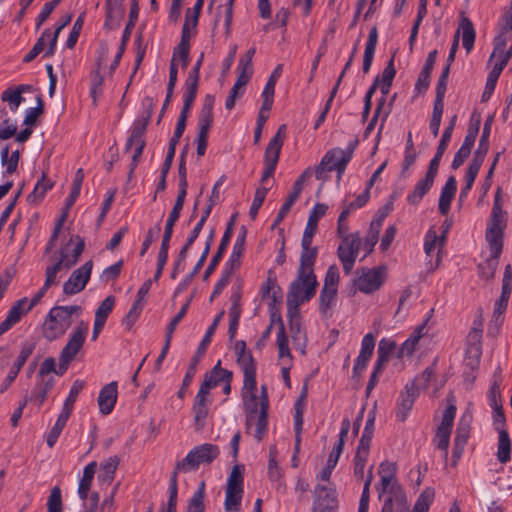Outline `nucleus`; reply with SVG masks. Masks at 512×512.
Wrapping results in <instances>:
<instances>
[{"label": "nucleus", "instance_id": "f257e3e1", "mask_svg": "<svg viewBox=\"0 0 512 512\" xmlns=\"http://www.w3.org/2000/svg\"><path fill=\"white\" fill-rule=\"evenodd\" d=\"M507 226V212L503 210L502 189L497 188L488 227L486 229V240L489 243L491 256L499 258L503 249L504 230Z\"/></svg>", "mask_w": 512, "mask_h": 512}, {"label": "nucleus", "instance_id": "f03ea898", "mask_svg": "<svg viewBox=\"0 0 512 512\" xmlns=\"http://www.w3.org/2000/svg\"><path fill=\"white\" fill-rule=\"evenodd\" d=\"M82 308L79 305L54 306L48 312L42 333L46 340L54 341L63 336L72 324V316H79Z\"/></svg>", "mask_w": 512, "mask_h": 512}, {"label": "nucleus", "instance_id": "7ed1b4c3", "mask_svg": "<svg viewBox=\"0 0 512 512\" xmlns=\"http://www.w3.org/2000/svg\"><path fill=\"white\" fill-rule=\"evenodd\" d=\"M358 145V139L351 141L345 150L341 148H332L326 152L315 170V177L323 180L324 172L336 171L337 179L340 180L347 164L353 157L354 151Z\"/></svg>", "mask_w": 512, "mask_h": 512}, {"label": "nucleus", "instance_id": "20e7f679", "mask_svg": "<svg viewBox=\"0 0 512 512\" xmlns=\"http://www.w3.org/2000/svg\"><path fill=\"white\" fill-rule=\"evenodd\" d=\"M317 286L315 274H301V271H297V276L291 282L287 293V309L297 312L300 304L310 301L315 296Z\"/></svg>", "mask_w": 512, "mask_h": 512}, {"label": "nucleus", "instance_id": "39448f33", "mask_svg": "<svg viewBox=\"0 0 512 512\" xmlns=\"http://www.w3.org/2000/svg\"><path fill=\"white\" fill-rule=\"evenodd\" d=\"M220 455V449L212 443H204L194 447L188 454L175 463L174 470L188 473L199 469L200 465H209Z\"/></svg>", "mask_w": 512, "mask_h": 512}, {"label": "nucleus", "instance_id": "423d86ee", "mask_svg": "<svg viewBox=\"0 0 512 512\" xmlns=\"http://www.w3.org/2000/svg\"><path fill=\"white\" fill-rule=\"evenodd\" d=\"M224 313H225L224 310H222L215 317V319L213 320L212 324L208 327V329H207L203 339L201 340L195 355L191 358V361H190V364H189L188 369L186 371V374L184 376L182 385H181L179 391L177 392L178 398H180V399L184 398V396L186 394V391H187L188 387L190 386V384L192 383L193 377H194V375L196 373V369H197V365L199 363V360L205 354V352L207 350V347L211 343L212 336L214 335L215 330L217 329V327H218V325H219V323H220Z\"/></svg>", "mask_w": 512, "mask_h": 512}, {"label": "nucleus", "instance_id": "0eeeda50", "mask_svg": "<svg viewBox=\"0 0 512 512\" xmlns=\"http://www.w3.org/2000/svg\"><path fill=\"white\" fill-rule=\"evenodd\" d=\"M88 330V324L81 320L70 335L66 345L63 347L59 355L58 373L60 375H63L67 371L70 363L83 347Z\"/></svg>", "mask_w": 512, "mask_h": 512}, {"label": "nucleus", "instance_id": "6e6552de", "mask_svg": "<svg viewBox=\"0 0 512 512\" xmlns=\"http://www.w3.org/2000/svg\"><path fill=\"white\" fill-rule=\"evenodd\" d=\"M215 103V97L213 95H206L198 116V134L196 138L197 142V155L202 157L205 155L207 149V141L209 130L213 125V107Z\"/></svg>", "mask_w": 512, "mask_h": 512}, {"label": "nucleus", "instance_id": "1a4fd4ad", "mask_svg": "<svg viewBox=\"0 0 512 512\" xmlns=\"http://www.w3.org/2000/svg\"><path fill=\"white\" fill-rule=\"evenodd\" d=\"M286 136V125L282 124L279 126L276 134L270 139L264 153V165L265 168L262 173L261 183H264L268 178L272 177L277 163L279 161V156L281 152V148L284 143V139Z\"/></svg>", "mask_w": 512, "mask_h": 512}, {"label": "nucleus", "instance_id": "9d476101", "mask_svg": "<svg viewBox=\"0 0 512 512\" xmlns=\"http://www.w3.org/2000/svg\"><path fill=\"white\" fill-rule=\"evenodd\" d=\"M453 396L447 397V401L449 403L446 410L443 412L442 420L439 426L437 427L435 437L433 438V443L437 449L444 451V459H447L448 456V447L450 443V435L452 432L454 418L456 415L457 408L455 404L452 402Z\"/></svg>", "mask_w": 512, "mask_h": 512}, {"label": "nucleus", "instance_id": "9b49d317", "mask_svg": "<svg viewBox=\"0 0 512 512\" xmlns=\"http://www.w3.org/2000/svg\"><path fill=\"white\" fill-rule=\"evenodd\" d=\"M385 266L374 268L363 267L357 270L358 277L354 286L362 293L371 294L380 289L385 281Z\"/></svg>", "mask_w": 512, "mask_h": 512}, {"label": "nucleus", "instance_id": "f8f14e48", "mask_svg": "<svg viewBox=\"0 0 512 512\" xmlns=\"http://www.w3.org/2000/svg\"><path fill=\"white\" fill-rule=\"evenodd\" d=\"M243 402L246 407V425L250 426L256 417V370L244 372Z\"/></svg>", "mask_w": 512, "mask_h": 512}, {"label": "nucleus", "instance_id": "ddd939ff", "mask_svg": "<svg viewBox=\"0 0 512 512\" xmlns=\"http://www.w3.org/2000/svg\"><path fill=\"white\" fill-rule=\"evenodd\" d=\"M337 508L336 490L326 485L317 484L314 488L312 512H336Z\"/></svg>", "mask_w": 512, "mask_h": 512}, {"label": "nucleus", "instance_id": "4468645a", "mask_svg": "<svg viewBox=\"0 0 512 512\" xmlns=\"http://www.w3.org/2000/svg\"><path fill=\"white\" fill-rule=\"evenodd\" d=\"M92 267L93 262L89 260L81 267L74 270L68 280L63 284V293L65 295H74L84 290L90 279Z\"/></svg>", "mask_w": 512, "mask_h": 512}, {"label": "nucleus", "instance_id": "2eb2a0df", "mask_svg": "<svg viewBox=\"0 0 512 512\" xmlns=\"http://www.w3.org/2000/svg\"><path fill=\"white\" fill-rule=\"evenodd\" d=\"M438 169L439 167L429 163L425 177L420 179L416 183L414 190L407 196V201L409 204L418 205L420 203L422 198L429 192V190L433 186L434 180L438 173Z\"/></svg>", "mask_w": 512, "mask_h": 512}, {"label": "nucleus", "instance_id": "dca6fc26", "mask_svg": "<svg viewBox=\"0 0 512 512\" xmlns=\"http://www.w3.org/2000/svg\"><path fill=\"white\" fill-rule=\"evenodd\" d=\"M374 348L375 338L372 333H368L362 339L360 353L353 367V378L360 377L361 373L366 369Z\"/></svg>", "mask_w": 512, "mask_h": 512}, {"label": "nucleus", "instance_id": "f3484780", "mask_svg": "<svg viewBox=\"0 0 512 512\" xmlns=\"http://www.w3.org/2000/svg\"><path fill=\"white\" fill-rule=\"evenodd\" d=\"M118 383L116 381H112L102 387L98 395V406L99 411L103 415L110 414L117 402L118 396Z\"/></svg>", "mask_w": 512, "mask_h": 512}, {"label": "nucleus", "instance_id": "a211bd4d", "mask_svg": "<svg viewBox=\"0 0 512 512\" xmlns=\"http://www.w3.org/2000/svg\"><path fill=\"white\" fill-rule=\"evenodd\" d=\"M233 226H234V216L231 218V220L227 224L226 230L222 236V239L220 241L218 249H216V253L211 258L210 263L204 272L203 280H207L210 277V275L215 271L218 264L220 263V261L223 257V254L225 253L226 248L229 245V242L231 240V237L233 234Z\"/></svg>", "mask_w": 512, "mask_h": 512}, {"label": "nucleus", "instance_id": "6ab92c4d", "mask_svg": "<svg viewBox=\"0 0 512 512\" xmlns=\"http://www.w3.org/2000/svg\"><path fill=\"white\" fill-rule=\"evenodd\" d=\"M210 403L211 400L209 399V394L199 389L192 406L194 423L197 430H201L205 426V420L209 413Z\"/></svg>", "mask_w": 512, "mask_h": 512}, {"label": "nucleus", "instance_id": "aec40b11", "mask_svg": "<svg viewBox=\"0 0 512 512\" xmlns=\"http://www.w3.org/2000/svg\"><path fill=\"white\" fill-rule=\"evenodd\" d=\"M307 397V386L305 385L302 388V391L297 398L295 404H294V431H295V453H298L300 450V444H301V433L303 428V422H304V404Z\"/></svg>", "mask_w": 512, "mask_h": 512}, {"label": "nucleus", "instance_id": "412c9836", "mask_svg": "<svg viewBox=\"0 0 512 512\" xmlns=\"http://www.w3.org/2000/svg\"><path fill=\"white\" fill-rule=\"evenodd\" d=\"M33 86L29 84H20L15 87H9L1 94V100L8 104L11 112H16L24 101L23 93L31 92Z\"/></svg>", "mask_w": 512, "mask_h": 512}, {"label": "nucleus", "instance_id": "4be33fe9", "mask_svg": "<svg viewBox=\"0 0 512 512\" xmlns=\"http://www.w3.org/2000/svg\"><path fill=\"white\" fill-rule=\"evenodd\" d=\"M417 395L418 392L414 382L405 386V392H402L399 397L398 408L396 411V417L399 421L403 422L406 420L414 405Z\"/></svg>", "mask_w": 512, "mask_h": 512}, {"label": "nucleus", "instance_id": "5701e85b", "mask_svg": "<svg viewBox=\"0 0 512 512\" xmlns=\"http://www.w3.org/2000/svg\"><path fill=\"white\" fill-rule=\"evenodd\" d=\"M233 374L227 369L221 367V361L219 360L211 371L204 375V380L200 385V390L210 394V390L219 385L223 379L232 378Z\"/></svg>", "mask_w": 512, "mask_h": 512}, {"label": "nucleus", "instance_id": "b1692460", "mask_svg": "<svg viewBox=\"0 0 512 512\" xmlns=\"http://www.w3.org/2000/svg\"><path fill=\"white\" fill-rule=\"evenodd\" d=\"M247 230L245 226L240 228L237 238L233 245V250L230 254L229 260L225 264V268L235 272L241 266V257L245 250Z\"/></svg>", "mask_w": 512, "mask_h": 512}, {"label": "nucleus", "instance_id": "393cba45", "mask_svg": "<svg viewBox=\"0 0 512 512\" xmlns=\"http://www.w3.org/2000/svg\"><path fill=\"white\" fill-rule=\"evenodd\" d=\"M123 2L124 0H106V19L104 23L105 28L112 30L119 26V22L123 18L125 12L123 8Z\"/></svg>", "mask_w": 512, "mask_h": 512}, {"label": "nucleus", "instance_id": "a878e982", "mask_svg": "<svg viewBox=\"0 0 512 512\" xmlns=\"http://www.w3.org/2000/svg\"><path fill=\"white\" fill-rule=\"evenodd\" d=\"M457 121V115H453L448 123V125L445 127L443 134L441 136V139L439 141V144L437 146V150L433 158L430 160V164L435 165L439 167L441 159L449 145V142L451 140L455 125Z\"/></svg>", "mask_w": 512, "mask_h": 512}, {"label": "nucleus", "instance_id": "bb28decb", "mask_svg": "<svg viewBox=\"0 0 512 512\" xmlns=\"http://www.w3.org/2000/svg\"><path fill=\"white\" fill-rule=\"evenodd\" d=\"M108 52L107 47H104L101 54L96 60V69L91 74V88H90V95L93 99V103L96 104L97 97L102 93V86L104 82V77L100 73V69L103 65L105 56Z\"/></svg>", "mask_w": 512, "mask_h": 512}, {"label": "nucleus", "instance_id": "cd10ccee", "mask_svg": "<svg viewBox=\"0 0 512 512\" xmlns=\"http://www.w3.org/2000/svg\"><path fill=\"white\" fill-rule=\"evenodd\" d=\"M456 190H457L456 178L454 176H450L447 179L445 185L443 186V188L441 190L440 197H439L438 208H439V212L442 215L448 214V212L450 210L451 202L455 196Z\"/></svg>", "mask_w": 512, "mask_h": 512}, {"label": "nucleus", "instance_id": "c85d7f7f", "mask_svg": "<svg viewBox=\"0 0 512 512\" xmlns=\"http://www.w3.org/2000/svg\"><path fill=\"white\" fill-rule=\"evenodd\" d=\"M499 433L497 444V459L500 463L506 464L511 459V440L505 426H495Z\"/></svg>", "mask_w": 512, "mask_h": 512}, {"label": "nucleus", "instance_id": "c756f323", "mask_svg": "<svg viewBox=\"0 0 512 512\" xmlns=\"http://www.w3.org/2000/svg\"><path fill=\"white\" fill-rule=\"evenodd\" d=\"M490 406L493 409L494 426H505L506 419L502 407L500 388H490L488 392Z\"/></svg>", "mask_w": 512, "mask_h": 512}, {"label": "nucleus", "instance_id": "7c9ffc66", "mask_svg": "<svg viewBox=\"0 0 512 512\" xmlns=\"http://www.w3.org/2000/svg\"><path fill=\"white\" fill-rule=\"evenodd\" d=\"M385 493H388L389 496L385 499L381 512H384V508H388L389 512H393L394 502H396L399 505L406 503L405 492L397 480H393L390 482L388 489Z\"/></svg>", "mask_w": 512, "mask_h": 512}, {"label": "nucleus", "instance_id": "2f4dec72", "mask_svg": "<svg viewBox=\"0 0 512 512\" xmlns=\"http://www.w3.org/2000/svg\"><path fill=\"white\" fill-rule=\"evenodd\" d=\"M396 470L397 469L395 463L384 461L380 464L379 473L381 474V480L380 485L377 486V490L379 492V499H381L382 495L387 491L390 482L393 480H397L395 478Z\"/></svg>", "mask_w": 512, "mask_h": 512}, {"label": "nucleus", "instance_id": "473e14b6", "mask_svg": "<svg viewBox=\"0 0 512 512\" xmlns=\"http://www.w3.org/2000/svg\"><path fill=\"white\" fill-rule=\"evenodd\" d=\"M200 69L201 66L194 65L189 71L187 79L185 81V91L183 94V99L195 101L199 86Z\"/></svg>", "mask_w": 512, "mask_h": 512}, {"label": "nucleus", "instance_id": "72a5a7b5", "mask_svg": "<svg viewBox=\"0 0 512 512\" xmlns=\"http://www.w3.org/2000/svg\"><path fill=\"white\" fill-rule=\"evenodd\" d=\"M200 69L201 66L194 65L189 71L187 79L185 81V91L183 94V99L195 101L199 86Z\"/></svg>", "mask_w": 512, "mask_h": 512}, {"label": "nucleus", "instance_id": "f704fd0d", "mask_svg": "<svg viewBox=\"0 0 512 512\" xmlns=\"http://www.w3.org/2000/svg\"><path fill=\"white\" fill-rule=\"evenodd\" d=\"M96 467L97 464L95 461H93L87 464L83 470V476L80 479L78 486V495L83 501L88 498V493L90 491L92 480L96 472Z\"/></svg>", "mask_w": 512, "mask_h": 512}, {"label": "nucleus", "instance_id": "c9c22d12", "mask_svg": "<svg viewBox=\"0 0 512 512\" xmlns=\"http://www.w3.org/2000/svg\"><path fill=\"white\" fill-rule=\"evenodd\" d=\"M462 33V44L467 53H470L474 47L475 42V29L471 20L467 17H463L460 21L458 30Z\"/></svg>", "mask_w": 512, "mask_h": 512}, {"label": "nucleus", "instance_id": "e433bc0d", "mask_svg": "<svg viewBox=\"0 0 512 512\" xmlns=\"http://www.w3.org/2000/svg\"><path fill=\"white\" fill-rule=\"evenodd\" d=\"M384 217L385 215H381L379 218L373 219L370 223L368 233L364 240V249L367 251V254H370L373 251L374 246L378 242Z\"/></svg>", "mask_w": 512, "mask_h": 512}, {"label": "nucleus", "instance_id": "4c0bfd02", "mask_svg": "<svg viewBox=\"0 0 512 512\" xmlns=\"http://www.w3.org/2000/svg\"><path fill=\"white\" fill-rule=\"evenodd\" d=\"M256 407H258V403L256 404ZM253 424L256 425L254 437L258 442H261L268 429V408H260L259 411L258 408H256V417L250 426L246 425L247 429H249Z\"/></svg>", "mask_w": 512, "mask_h": 512}, {"label": "nucleus", "instance_id": "58836bf2", "mask_svg": "<svg viewBox=\"0 0 512 512\" xmlns=\"http://www.w3.org/2000/svg\"><path fill=\"white\" fill-rule=\"evenodd\" d=\"M261 297L262 299L271 298L273 304L281 302L282 291L275 277H271L270 275L267 277L261 287Z\"/></svg>", "mask_w": 512, "mask_h": 512}, {"label": "nucleus", "instance_id": "ea45409f", "mask_svg": "<svg viewBox=\"0 0 512 512\" xmlns=\"http://www.w3.org/2000/svg\"><path fill=\"white\" fill-rule=\"evenodd\" d=\"M318 255V249L317 247L302 248L301 254H300V264L297 271H301V274L303 273H309V274H315L314 273V264L316 262Z\"/></svg>", "mask_w": 512, "mask_h": 512}, {"label": "nucleus", "instance_id": "a19ab883", "mask_svg": "<svg viewBox=\"0 0 512 512\" xmlns=\"http://www.w3.org/2000/svg\"><path fill=\"white\" fill-rule=\"evenodd\" d=\"M511 291L512 288L502 286L501 295L495 303V308L491 320V322H494L496 325H501L503 322V314L507 309Z\"/></svg>", "mask_w": 512, "mask_h": 512}, {"label": "nucleus", "instance_id": "79ce46f5", "mask_svg": "<svg viewBox=\"0 0 512 512\" xmlns=\"http://www.w3.org/2000/svg\"><path fill=\"white\" fill-rule=\"evenodd\" d=\"M396 350L395 341L387 338H383L379 341L378 349H377V360L376 363L379 366L385 367L388 363L391 355Z\"/></svg>", "mask_w": 512, "mask_h": 512}, {"label": "nucleus", "instance_id": "37998d69", "mask_svg": "<svg viewBox=\"0 0 512 512\" xmlns=\"http://www.w3.org/2000/svg\"><path fill=\"white\" fill-rule=\"evenodd\" d=\"M53 187V182L48 180L46 178V174L43 173L42 177L37 181L36 185L34 186L33 191L27 196V201L29 203H38L40 202L46 192Z\"/></svg>", "mask_w": 512, "mask_h": 512}, {"label": "nucleus", "instance_id": "c03bdc74", "mask_svg": "<svg viewBox=\"0 0 512 512\" xmlns=\"http://www.w3.org/2000/svg\"><path fill=\"white\" fill-rule=\"evenodd\" d=\"M119 465V459L117 456L109 457L102 465L101 472L98 475V479L103 483L110 484L114 479V474Z\"/></svg>", "mask_w": 512, "mask_h": 512}, {"label": "nucleus", "instance_id": "a18cd8bd", "mask_svg": "<svg viewBox=\"0 0 512 512\" xmlns=\"http://www.w3.org/2000/svg\"><path fill=\"white\" fill-rule=\"evenodd\" d=\"M213 241H214V231L211 230L209 235L207 236L206 238V242H205V247L203 249V252L200 256V260L197 261V263L195 264L192 272L187 276V278L185 279L184 281V285H187L190 280L200 271V269L203 267L206 259H207V256L209 255L210 253V249L213 245Z\"/></svg>", "mask_w": 512, "mask_h": 512}, {"label": "nucleus", "instance_id": "49530a36", "mask_svg": "<svg viewBox=\"0 0 512 512\" xmlns=\"http://www.w3.org/2000/svg\"><path fill=\"white\" fill-rule=\"evenodd\" d=\"M244 490L227 489L225 491L224 507L226 512H239V507L243 497Z\"/></svg>", "mask_w": 512, "mask_h": 512}, {"label": "nucleus", "instance_id": "de8ad7c7", "mask_svg": "<svg viewBox=\"0 0 512 512\" xmlns=\"http://www.w3.org/2000/svg\"><path fill=\"white\" fill-rule=\"evenodd\" d=\"M501 72H502L501 65H495L493 67V69L489 72V74L487 76V80H486L485 89H484V92L482 93V97H481L482 102L488 101L490 99V97L492 96V94L495 90V87H496L497 80H498Z\"/></svg>", "mask_w": 512, "mask_h": 512}, {"label": "nucleus", "instance_id": "09e8293b", "mask_svg": "<svg viewBox=\"0 0 512 512\" xmlns=\"http://www.w3.org/2000/svg\"><path fill=\"white\" fill-rule=\"evenodd\" d=\"M27 302L28 299L26 297L17 300L9 309L5 320L8 321L12 326L17 324L21 320L22 316L27 313L26 309H24V306L27 304Z\"/></svg>", "mask_w": 512, "mask_h": 512}, {"label": "nucleus", "instance_id": "8fccbe9b", "mask_svg": "<svg viewBox=\"0 0 512 512\" xmlns=\"http://www.w3.org/2000/svg\"><path fill=\"white\" fill-rule=\"evenodd\" d=\"M337 289L324 288L322 287L319 296V311L323 315H327V312L332 307L336 300Z\"/></svg>", "mask_w": 512, "mask_h": 512}, {"label": "nucleus", "instance_id": "3c124183", "mask_svg": "<svg viewBox=\"0 0 512 512\" xmlns=\"http://www.w3.org/2000/svg\"><path fill=\"white\" fill-rule=\"evenodd\" d=\"M337 255L340 261L342 262L344 272L346 274L351 273L357 255L350 251L348 247L346 245H343L342 243L339 245L337 249Z\"/></svg>", "mask_w": 512, "mask_h": 512}, {"label": "nucleus", "instance_id": "603ef678", "mask_svg": "<svg viewBox=\"0 0 512 512\" xmlns=\"http://www.w3.org/2000/svg\"><path fill=\"white\" fill-rule=\"evenodd\" d=\"M435 497V491L431 487H427L419 495L415 502L413 511L414 512H428L430 505L432 504Z\"/></svg>", "mask_w": 512, "mask_h": 512}, {"label": "nucleus", "instance_id": "864d4df0", "mask_svg": "<svg viewBox=\"0 0 512 512\" xmlns=\"http://www.w3.org/2000/svg\"><path fill=\"white\" fill-rule=\"evenodd\" d=\"M328 210V206L323 203H317L310 211L308 221L305 229L316 233L318 227V221L323 217Z\"/></svg>", "mask_w": 512, "mask_h": 512}, {"label": "nucleus", "instance_id": "5fc2aeb1", "mask_svg": "<svg viewBox=\"0 0 512 512\" xmlns=\"http://www.w3.org/2000/svg\"><path fill=\"white\" fill-rule=\"evenodd\" d=\"M244 467L243 465L236 464L233 466L230 475L228 477L227 489H234V490H243V482H244Z\"/></svg>", "mask_w": 512, "mask_h": 512}, {"label": "nucleus", "instance_id": "6e6d98bb", "mask_svg": "<svg viewBox=\"0 0 512 512\" xmlns=\"http://www.w3.org/2000/svg\"><path fill=\"white\" fill-rule=\"evenodd\" d=\"M450 73V66L446 64L443 68L441 75L437 81L436 85V95L434 99V103L444 104L445 93L447 90V80Z\"/></svg>", "mask_w": 512, "mask_h": 512}, {"label": "nucleus", "instance_id": "4d7b16f0", "mask_svg": "<svg viewBox=\"0 0 512 512\" xmlns=\"http://www.w3.org/2000/svg\"><path fill=\"white\" fill-rule=\"evenodd\" d=\"M50 29H45L42 35L37 39L32 49L24 56L23 62L29 63L33 61L45 48L46 39L50 38Z\"/></svg>", "mask_w": 512, "mask_h": 512}, {"label": "nucleus", "instance_id": "13d9d810", "mask_svg": "<svg viewBox=\"0 0 512 512\" xmlns=\"http://www.w3.org/2000/svg\"><path fill=\"white\" fill-rule=\"evenodd\" d=\"M71 20H72L71 14H68L61 18L60 23L57 25L53 35L50 36L49 45H48V48H47L44 56L50 57V56L54 55L56 45H57L58 36H59L60 32L71 22Z\"/></svg>", "mask_w": 512, "mask_h": 512}, {"label": "nucleus", "instance_id": "bf43d9fd", "mask_svg": "<svg viewBox=\"0 0 512 512\" xmlns=\"http://www.w3.org/2000/svg\"><path fill=\"white\" fill-rule=\"evenodd\" d=\"M205 483L201 482L189 501L188 512H204Z\"/></svg>", "mask_w": 512, "mask_h": 512}, {"label": "nucleus", "instance_id": "052dcab7", "mask_svg": "<svg viewBox=\"0 0 512 512\" xmlns=\"http://www.w3.org/2000/svg\"><path fill=\"white\" fill-rule=\"evenodd\" d=\"M138 13H139V8H138L137 0H132L130 12H129V21H128V23H126V27L123 31L122 38H121V43H124L125 45H127V42L130 39L131 32H132V30L136 24V21L138 19Z\"/></svg>", "mask_w": 512, "mask_h": 512}, {"label": "nucleus", "instance_id": "680f3d73", "mask_svg": "<svg viewBox=\"0 0 512 512\" xmlns=\"http://www.w3.org/2000/svg\"><path fill=\"white\" fill-rule=\"evenodd\" d=\"M37 106L29 108L26 111L23 124L26 126H35L38 121V117L44 113V102L41 95L36 98Z\"/></svg>", "mask_w": 512, "mask_h": 512}, {"label": "nucleus", "instance_id": "e2e57ef3", "mask_svg": "<svg viewBox=\"0 0 512 512\" xmlns=\"http://www.w3.org/2000/svg\"><path fill=\"white\" fill-rule=\"evenodd\" d=\"M178 472L173 469L170 477L169 482V498L167 502V507L164 508L165 510L174 511L177 512V493H178V484H177V477Z\"/></svg>", "mask_w": 512, "mask_h": 512}, {"label": "nucleus", "instance_id": "0e129e2a", "mask_svg": "<svg viewBox=\"0 0 512 512\" xmlns=\"http://www.w3.org/2000/svg\"><path fill=\"white\" fill-rule=\"evenodd\" d=\"M194 101L183 99V107L180 111V115L178 117V121L174 130V133L177 135H183L185 128H186V122L188 118V114L193 106Z\"/></svg>", "mask_w": 512, "mask_h": 512}, {"label": "nucleus", "instance_id": "69168bd1", "mask_svg": "<svg viewBox=\"0 0 512 512\" xmlns=\"http://www.w3.org/2000/svg\"><path fill=\"white\" fill-rule=\"evenodd\" d=\"M85 386V382L82 380H75L71 386L68 397L64 401L63 408L69 411H73L74 404L76 402L77 397L81 393Z\"/></svg>", "mask_w": 512, "mask_h": 512}, {"label": "nucleus", "instance_id": "338daca9", "mask_svg": "<svg viewBox=\"0 0 512 512\" xmlns=\"http://www.w3.org/2000/svg\"><path fill=\"white\" fill-rule=\"evenodd\" d=\"M115 304V297L107 296L95 311V319L106 323L109 314L112 312Z\"/></svg>", "mask_w": 512, "mask_h": 512}, {"label": "nucleus", "instance_id": "774afa93", "mask_svg": "<svg viewBox=\"0 0 512 512\" xmlns=\"http://www.w3.org/2000/svg\"><path fill=\"white\" fill-rule=\"evenodd\" d=\"M47 509L48 512H62L61 490L58 486L53 487L50 492Z\"/></svg>", "mask_w": 512, "mask_h": 512}]
</instances>
